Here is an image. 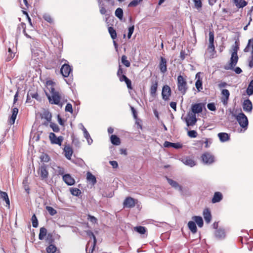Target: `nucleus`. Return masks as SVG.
I'll return each instance as SVG.
<instances>
[{"label":"nucleus","instance_id":"nucleus-1","mask_svg":"<svg viewBox=\"0 0 253 253\" xmlns=\"http://www.w3.org/2000/svg\"><path fill=\"white\" fill-rule=\"evenodd\" d=\"M45 86L48 91H45V92L49 102L51 104L62 106L66 100H65L63 94L55 89V83L48 80L46 81Z\"/></svg>","mask_w":253,"mask_h":253},{"label":"nucleus","instance_id":"nucleus-2","mask_svg":"<svg viewBox=\"0 0 253 253\" xmlns=\"http://www.w3.org/2000/svg\"><path fill=\"white\" fill-rule=\"evenodd\" d=\"M232 49L233 52L230 58V63L228 65H227L224 67L226 70L233 69L234 67L236 65L238 61L237 52L239 49V46H238V45H233Z\"/></svg>","mask_w":253,"mask_h":253},{"label":"nucleus","instance_id":"nucleus-3","mask_svg":"<svg viewBox=\"0 0 253 253\" xmlns=\"http://www.w3.org/2000/svg\"><path fill=\"white\" fill-rule=\"evenodd\" d=\"M177 86L178 90L183 95L186 92L188 87L186 81V76L178 75L177 79Z\"/></svg>","mask_w":253,"mask_h":253},{"label":"nucleus","instance_id":"nucleus-4","mask_svg":"<svg viewBox=\"0 0 253 253\" xmlns=\"http://www.w3.org/2000/svg\"><path fill=\"white\" fill-rule=\"evenodd\" d=\"M236 120L239 124L240 126L246 130L248 126V120L247 116L243 113H240L236 116Z\"/></svg>","mask_w":253,"mask_h":253},{"label":"nucleus","instance_id":"nucleus-5","mask_svg":"<svg viewBox=\"0 0 253 253\" xmlns=\"http://www.w3.org/2000/svg\"><path fill=\"white\" fill-rule=\"evenodd\" d=\"M49 139L52 144H57L59 146H61L64 138L62 136L57 137L55 134L53 132H50L49 133Z\"/></svg>","mask_w":253,"mask_h":253},{"label":"nucleus","instance_id":"nucleus-6","mask_svg":"<svg viewBox=\"0 0 253 253\" xmlns=\"http://www.w3.org/2000/svg\"><path fill=\"white\" fill-rule=\"evenodd\" d=\"M137 203V200L131 197H127L125 199L123 202V206L124 208H132L135 207Z\"/></svg>","mask_w":253,"mask_h":253},{"label":"nucleus","instance_id":"nucleus-7","mask_svg":"<svg viewBox=\"0 0 253 253\" xmlns=\"http://www.w3.org/2000/svg\"><path fill=\"white\" fill-rule=\"evenodd\" d=\"M171 90L170 87L168 85H165L162 88V95L163 99L167 101L169 99L171 95Z\"/></svg>","mask_w":253,"mask_h":253},{"label":"nucleus","instance_id":"nucleus-8","mask_svg":"<svg viewBox=\"0 0 253 253\" xmlns=\"http://www.w3.org/2000/svg\"><path fill=\"white\" fill-rule=\"evenodd\" d=\"M38 173L40 175L42 179H44L48 177V171L47 169V166L43 164L40 166L38 170Z\"/></svg>","mask_w":253,"mask_h":253},{"label":"nucleus","instance_id":"nucleus-9","mask_svg":"<svg viewBox=\"0 0 253 253\" xmlns=\"http://www.w3.org/2000/svg\"><path fill=\"white\" fill-rule=\"evenodd\" d=\"M221 101L222 102L224 105H227L230 96L229 91L227 89H223L221 90Z\"/></svg>","mask_w":253,"mask_h":253},{"label":"nucleus","instance_id":"nucleus-10","mask_svg":"<svg viewBox=\"0 0 253 253\" xmlns=\"http://www.w3.org/2000/svg\"><path fill=\"white\" fill-rule=\"evenodd\" d=\"M203 162L206 164H211L214 162V157L208 152L204 153L201 156Z\"/></svg>","mask_w":253,"mask_h":253},{"label":"nucleus","instance_id":"nucleus-11","mask_svg":"<svg viewBox=\"0 0 253 253\" xmlns=\"http://www.w3.org/2000/svg\"><path fill=\"white\" fill-rule=\"evenodd\" d=\"M72 71V69L71 67L67 64H63L60 69V72L64 77H68Z\"/></svg>","mask_w":253,"mask_h":253},{"label":"nucleus","instance_id":"nucleus-12","mask_svg":"<svg viewBox=\"0 0 253 253\" xmlns=\"http://www.w3.org/2000/svg\"><path fill=\"white\" fill-rule=\"evenodd\" d=\"M188 118L185 119V121L187 126H193L195 125L197 122L196 115L194 114H188Z\"/></svg>","mask_w":253,"mask_h":253},{"label":"nucleus","instance_id":"nucleus-13","mask_svg":"<svg viewBox=\"0 0 253 253\" xmlns=\"http://www.w3.org/2000/svg\"><path fill=\"white\" fill-rule=\"evenodd\" d=\"M203 104L201 103H195L192 104L191 106V111L192 113L191 114H198L201 113L203 111Z\"/></svg>","mask_w":253,"mask_h":253},{"label":"nucleus","instance_id":"nucleus-14","mask_svg":"<svg viewBox=\"0 0 253 253\" xmlns=\"http://www.w3.org/2000/svg\"><path fill=\"white\" fill-rule=\"evenodd\" d=\"M167 61L166 59L162 56L160 57V61L159 67L161 73L164 74L167 71Z\"/></svg>","mask_w":253,"mask_h":253},{"label":"nucleus","instance_id":"nucleus-15","mask_svg":"<svg viewBox=\"0 0 253 253\" xmlns=\"http://www.w3.org/2000/svg\"><path fill=\"white\" fill-rule=\"evenodd\" d=\"M63 151L66 158L68 160H70L73 153L72 147L69 144H65Z\"/></svg>","mask_w":253,"mask_h":253},{"label":"nucleus","instance_id":"nucleus-16","mask_svg":"<svg viewBox=\"0 0 253 253\" xmlns=\"http://www.w3.org/2000/svg\"><path fill=\"white\" fill-rule=\"evenodd\" d=\"M63 180L68 185H73L75 183V179L70 174H65L62 177Z\"/></svg>","mask_w":253,"mask_h":253},{"label":"nucleus","instance_id":"nucleus-17","mask_svg":"<svg viewBox=\"0 0 253 253\" xmlns=\"http://www.w3.org/2000/svg\"><path fill=\"white\" fill-rule=\"evenodd\" d=\"M200 74V72H199L196 75V79L197 81L195 83V86L199 91L203 89V81L202 79L201 78Z\"/></svg>","mask_w":253,"mask_h":253},{"label":"nucleus","instance_id":"nucleus-18","mask_svg":"<svg viewBox=\"0 0 253 253\" xmlns=\"http://www.w3.org/2000/svg\"><path fill=\"white\" fill-rule=\"evenodd\" d=\"M11 112L12 114L8 119V122L10 125H13L18 113V109L17 107L12 108Z\"/></svg>","mask_w":253,"mask_h":253},{"label":"nucleus","instance_id":"nucleus-19","mask_svg":"<svg viewBox=\"0 0 253 253\" xmlns=\"http://www.w3.org/2000/svg\"><path fill=\"white\" fill-rule=\"evenodd\" d=\"M158 86V81L156 80L152 82L150 88V94L152 97H156V92Z\"/></svg>","mask_w":253,"mask_h":253},{"label":"nucleus","instance_id":"nucleus-20","mask_svg":"<svg viewBox=\"0 0 253 253\" xmlns=\"http://www.w3.org/2000/svg\"><path fill=\"white\" fill-rule=\"evenodd\" d=\"M181 162L186 165L192 167L196 165L195 161L189 157H185L181 158Z\"/></svg>","mask_w":253,"mask_h":253},{"label":"nucleus","instance_id":"nucleus-21","mask_svg":"<svg viewBox=\"0 0 253 253\" xmlns=\"http://www.w3.org/2000/svg\"><path fill=\"white\" fill-rule=\"evenodd\" d=\"M243 108L245 111L251 112L253 109L252 103L249 99L244 100L243 104Z\"/></svg>","mask_w":253,"mask_h":253},{"label":"nucleus","instance_id":"nucleus-22","mask_svg":"<svg viewBox=\"0 0 253 253\" xmlns=\"http://www.w3.org/2000/svg\"><path fill=\"white\" fill-rule=\"evenodd\" d=\"M42 118L45 119L47 123H44L45 125H47L48 122H51L52 119V114L48 110H44L42 115Z\"/></svg>","mask_w":253,"mask_h":253},{"label":"nucleus","instance_id":"nucleus-23","mask_svg":"<svg viewBox=\"0 0 253 253\" xmlns=\"http://www.w3.org/2000/svg\"><path fill=\"white\" fill-rule=\"evenodd\" d=\"M164 146L165 147H173L175 149H179L182 147V145L180 143H172L169 141H165Z\"/></svg>","mask_w":253,"mask_h":253},{"label":"nucleus","instance_id":"nucleus-24","mask_svg":"<svg viewBox=\"0 0 253 253\" xmlns=\"http://www.w3.org/2000/svg\"><path fill=\"white\" fill-rule=\"evenodd\" d=\"M244 51L245 52H251V55H253V38L248 40L247 45Z\"/></svg>","mask_w":253,"mask_h":253},{"label":"nucleus","instance_id":"nucleus-25","mask_svg":"<svg viewBox=\"0 0 253 253\" xmlns=\"http://www.w3.org/2000/svg\"><path fill=\"white\" fill-rule=\"evenodd\" d=\"M203 216L206 222L210 223L211 219V211L209 209H205L203 211Z\"/></svg>","mask_w":253,"mask_h":253},{"label":"nucleus","instance_id":"nucleus-26","mask_svg":"<svg viewBox=\"0 0 253 253\" xmlns=\"http://www.w3.org/2000/svg\"><path fill=\"white\" fill-rule=\"evenodd\" d=\"M223 198V196L221 193L219 192H216L214 193L213 198H212L211 202L212 203H216L220 202Z\"/></svg>","mask_w":253,"mask_h":253},{"label":"nucleus","instance_id":"nucleus-27","mask_svg":"<svg viewBox=\"0 0 253 253\" xmlns=\"http://www.w3.org/2000/svg\"><path fill=\"white\" fill-rule=\"evenodd\" d=\"M218 137L221 142H224L230 139L229 135L225 132H220L217 134Z\"/></svg>","mask_w":253,"mask_h":253},{"label":"nucleus","instance_id":"nucleus-28","mask_svg":"<svg viewBox=\"0 0 253 253\" xmlns=\"http://www.w3.org/2000/svg\"><path fill=\"white\" fill-rule=\"evenodd\" d=\"M0 196L3 201H5L6 206L10 207V201L7 194L5 192H3L0 190Z\"/></svg>","mask_w":253,"mask_h":253},{"label":"nucleus","instance_id":"nucleus-29","mask_svg":"<svg viewBox=\"0 0 253 253\" xmlns=\"http://www.w3.org/2000/svg\"><path fill=\"white\" fill-rule=\"evenodd\" d=\"M168 181L169 183L173 188L175 189H178L180 191L182 190V187L181 185H179V184L175 181L171 179L168 178Z\"/></svg>","mask_w":253,"mask_h":253},{"label":"nucleus","instance_id":"nucleus-30","mask_svg":"<svg viewBox=\"0 0 253 253\" xmlns=\"http://www.w3.org/2000/svg\"><path fill=\"white\" fill-rule=\"evenodd\" d=\"M233 1L238 8H243L247 5V2L245 0H233Z\"/></svg>","mask_w":253,"mask_h":253},{"label":"nucleus","instance_id":"nucleus-31","mask_svg":"<svg viewBox=\"0 0 253 253\" xmlns=\"http://www.w3.org/2000/svg\"><path fill=\"white\" fill-rule=\"evenodd\" d=\"M215 235L216 237L219 239H223L225 237V232L224 230L219 229L215 231Z\"/></svg>","mask_w":253,"mask_h":253},{"label":"nucleus","instance_id":"nucleus-32","mask_svg":"<svg viewBox=\"0 0 253 253\" xmlns=\"http://www.w3.org/2000/svg\"><path fill=\"white\" fill-rule=\"evenodd\" d=\"M192 219L195 222H196L198 226L200 227H202L203 226V220L201 216H194L192 217Z\"/></svg>","mask_w":253,"mask_h":253},{"label":"nucleus","instance_id":"nucleus-33","mask_svg":"<svg viewBox=\"0 0 253 253\" xmlns=\"http://www.w3.org/2000/svg\"><path fill=\"white\" fill-rule=\"evenodd\" d=\"M188 226L189 230L194 234L197 231V228L195 222L193 221H190L188 223Z\"/></svg>","mask_w":253,"mask_h":253},{"label":"nucleus","instance_id":"nucleus-34","mask_svg":"<svg viewBox=\"0 0 253 253\" xmlns=\"http://www.w3.org/2000/svg\"><path fill=\"white\" fill-rule=\"evenodd\" d=\"M111 143L115 145H119L121 144V140L119 137L116 135H112L110 136Z\"/></svg>","mask_w":253,"mask_h":253},{"label":"nucleus","instance_id":"nucleus-35","mask_svg":"<svg viewBox=\"0 0 253 253\" xmlns=\"http://www.w3.org/2000/svg\"><path fill=\"white\" fill-rule=\"evenodd\" d=\"M122 80L120 79V82H125L127 87L129 89H132L131 81L126 76H122Z\"/></svg>","mask_w":253,"mask_h":253},{"label":"nucleus","instance_id":"nucleus-36","mask_svg":"<svg viewBox=\"0 0 253 253\" xmlns=\"http://www.w3.org/2000/svg\"><path fill=\"white\" fill-rule=\"evenodd\" d=\"M47 234V230L45 227H41L40 230L39 239L41 240H43Z\"/></svg>","mask_w":253,"mask_h":253},{"label":"nucleus","instance_id":"nucleus-37","mask_svg":"<svg viewBox=\"0 0 253 253\" xmlns=\"http://www.w3.org/2000/svg\"><path fill=\"white\" fill-rule=\"evenodd\" d=\"M86 178L89 181H90L93 184L96 182V177L90 172H87L86 173Z\"/></svg>","mask_w":253,"mask_h":253},{"label":"nucleus","instance_id":"nucleus-38","mask_svg":"<svg viewBox=\"0 0 253 253\" xmlns=\"http://www.w3.org/2000/svg\"><path fill=\"white\" fill-rule=\"evenodd\" d=\"M98 2L99 3V5L100 13L102 15L106 14L107 13V10L106 9V8L105 7L104 4L102 3V1L101 0H98Z\"/></svg>","mask_w":253,"mask_h":253},{"label":"nucleus","instance_id":"nucleus-39","mask_svg":"<svg viewBox=\"0 0 253 253\" xmlns=\"http://www.w3.org/2000/svg\"><path fill=\"white\" fill-rule=\"evenodd\" d=\"M57 251L56 247L52 244H49L46 248L47 253H55Z\"/></svg>","mask_w":253,"mask_h":253},{"label":"nucleus","instance_id":"nucleus-40","mask_svg":"<svg viewBox=\"0 0 253 253\" xmlns=\"http://www.w3.org/2000/svg\"><path fill=\"white\" fill-rule=\"evenodd\" d=\"M88 235L89 236L92 237L93 239V243L92 245L91 246V253H92L94 250L97 241H96V237H95V235H94V234L93 233V232H92L91 231H89L88 232Z\"/></svg>","mask_w":253,"mask_h":253},{"label":"nucleus","instance_id":"nucleus-41","mask_svg":"<svg viewBox=\"0 0 253 253\" xmlns=\"http://www.w3.org/2000/svg\"><path fill=\"white\" fill-rule=\"evenodd\" d=\"M108 32L110 35L111 38L114 40L117 38V33L116 30L112 27H108Z\"/></svg>","mask_w":253,"mask_h":253},{"label":"nucleus","instance_id":"nucleus-42","mask_svg":"<svg viewBox=\"0 0 253 253\" xmlns=\"http://www.w3.org/2000/svg\"><path fill=\"white\" fill-rule=\"evenodd\" d=\"M123 10L121 8H118L116 9L115 14L120 20H122L123 17Z\"/></svg>","mask_w":253,"mask_h":253},{"label":"nucleus","instance_id":"nucleus-43","mask_svg":"<svg viewBox=\"0 0 253 253\" xmlns=\"http://www.w3.org/2000/svg\"><path fill=\"white\" fill-rule=\"evenodd\" d=\"M14 56H15V53L12 51V50L11 49V48L10 47L8 48L6 61H10L14 58Z\"/></svg>","mask_w":253,"mask_h":253},{"label":"nucleus","instance_id":"nucleus-44","mask_svg":"<svg viewBox=\"0 0 253 253\" xmlns=\"http://www.w3.org/2000/svg\"><path fill=\"white\" fill-rule=\"evenodd\" d=\"M134 230L140 234H144L146 232V229L144 226H139L134 228Z\"/></svg>","mask_w":253,"mask_h":253},{"label":"nucleus","instance_id":"nucleus-45","mask_svg":"<svg viewBox=\"0 0 253 253\" xmlns=\"http://www.w3.org/2000/svg\"><path fill=\"white\" fill-rule=\"evenodd\" d=\"M30 0H19L22 8L25 10H27L30 5L29 3Z\"/></svg>","mask_w":253,"mask_h":253},{"label":"nucleus","instance_id":"nucleus-46","mask_svg":"<svg viewBox=\"0 0 253 253\" xmlns=\"http://www.w3.org/2000/svg\"><path fill=\"white\" fill-rule=\"evenodd\" d=\"M195 7L198 10H201L203 4L201 0H193Z\"/></svg>","mask_w":253,"mask_h":253},{"label":"nucleus","instance_id":"nucleus-47","mask_svg":"<svg viewBox=\"0 0 253 253\" xmlns=\"http://www.w3.org/2000/svg\"><path fill=\"white\" fill-rule=\"evenodd\" d=\"M122 63L126 67L130 66V62L127 59L126 56L123 55L121 57Z\"/></svg>","mask_w":253,"mask_h":253},{"label":"nucleus","instance_id":"nucleus-48","mask_svg":"<svg viewBox=\"0 0 253 253\" xmlns=\"http://www.w3.org/2000/svg\"><path fill=\"white\" fill-rule=\"evenodd\" d=\"M247 93L249 95H251L253 94V80H252L247 89Z\"/></svg>","mask_w":253,"mask_h":253},{"label":"nucleus","instance_id":"nucleus-49","mask_svg":"<svg viewBox=\"0 0 253 253\" xmlns=\"http://www.w3.org/2000/svg\"><path fill=\"white\" fill-rule=\"evenodd\" d=\"M70 191L71 194L74 196H78L81 193V190L77 188H71Z\"/></svg>","mask_w":253,"mask_h":253},{"label":"nucleus","instance_id":"nucleus-50","mask_svg":"<svg viewBox=\"0 0 253 253\" xmlns=\"http://www.w3.org/2000/svg\"><path fill=\"white\" fill-rule=\"evenodd\" d=\"M40 159L42 162H48L50 161V158L47 154L43 153L40 156Z\"/></svg>","mask_w":253,"mask_h":253},{"label":"nucleus","instance_id":"nucleus-51","mask_svg":"<svg viewBox=\"0 0 253 253\" xmlns=\"http://www.w3.org/2000/svg\"><path fill=\"white\" fill-rule=\"evenodd\" d=\"M43 18L47 22L49 23H52L53 20L51 16L47 13H45L43 15Z\"/></svg>","mask_w":253,"mask_h":253},{"label":"nucleus","instance_id":"nucleus-52","mask_svg":"<svg viewBox=\"0 0 253 253\" xmlns=\"http://www.w3.org/2000/svg\"><path fill=\"white\" fill-rule=\"evenodd\" d=\"M49 126L55 132H58L60 131L59 126L55 123L50 122Z\"/></svg>","mask_w":253,"mask_h":253},{"label":"nucleus","instance_id":"nucleus-53","mask_svg":"<svg viewBox=\"0 0 253 253\" xmlns=\"http://www.w3.org/2000/svg\"><path fill=\"white\" fill-rule=\"evenodd\" d=\"M26 24L25 23H23V22H22L21 23L19 26H18V28H22L23 29V34L27 37V38H30V36L28 35L27 33H26Z\"/></svg>","mask_w":253,"mask_h":253},{"label":"nucleus","instance_id":"nucleus-54","mask_svg":"<svg viewBox=\"0 0 253 253\" xmlns=\"http://www.w3.org/2000/svg\"><path fill=\"white\" fill-rule=\"evenodd\" d=\"M31 220L33 226L35 228L37 227L38 226V221L35 214L32 216Z\"/></svg>","mask_w":253,"mask_h":253},{"label":"nucleus","instance_id":"nucleus-55","mask_svg":"<svg viewBox=\"0 0 253 253\" xmlns=\"http://www.w3.org/2000/svg\"><path fill=\"white\" fill-rule=\"evenodd\" d=\"M46 209L51 215H54L57 213L56 211L51 207L46 206Z\"/></svg>","mask_w":253,"mask_h":253},{"label":"nucleus","instance_id":"nucleus-56","mask_svg":"<svg viewBox=\"0 0 253 253\" xmlns=\"http://www.w3.org/2000/svg\"><path fill=\"white\" fill-rule=\"evenodd\" d=\"M143 0H133L128 5V7H135Z\"/></svg>","mask_w":253,"mask_h":253},{"label":"nucleus","instance_id":"nucleus-57","mask_svg":"<svg viewBox=\"0 0 253 253\" xmlns=\"http://www.w3.org/2000/svg\"><path fill=\"white\" fill-rule=\"evenodd\" d=\"M209 43H214V34L213 30H210L209 31Z\"/></svg>","mask_w":253,"mask_h":253},{"label":"nucleus","instance_id":"nucleus-58","mask_svg":"<svg viewBox=\"0 0 253 253\" xmlns=\"http://www.w3.org/2000/svg\"><path fill=\"white\" fill-rule=\"evenodd\" d=\"M117 75L119 78V80L120 81V79L122 80V76H126L125 75H123V70L121 67V65L119 64V69L118 70Z\"/></svg>","mask_w":253,"mask_h":253},{"label":"nucleus","instance_id":"nucleus-59","mask_svg":"<svg viewBox=\"0 0 253 253\" xmlns=\"http://www.w3.org/2000/svg\"><path fill=\"white\" fill-rule=\"evenodd\" d=\"M57 174L58 175H62V177L63 175H65V169L61 167H57V169L56 170Z\"/></svg>","mask_w":253,"mask_h":253},{"label":"nucleus","instance_id":"nucleus-60","mask_svg":"<svg viewBox=\"0 0 253 253\" xmlns=\"http://www.w3.org/2000/svg\"><path fill=\"white\" fill-rule=\"evenodd\" d=\"M46 241L49 244H52L54 241V239L53 238V236L51 234H48L46 238Z\"/></svg>","mask_w":253,"mask_h":253},{"label":"nucleus","instance_id":"nucleus-61","mask_svg":"<svg viewBox=\"0 0 253 253\" xmlns=\"http://www.w3.org/2000/svg\"><path fill=\"white\" fill-rule=\"evenodd\" d=\"M188 135L191 138H196L198 135V133L194 130H189L188 131Z\"/></svg>","mask_w":253,"mask_h":253},{"label":"nucleus","instance_id":"nucleus-62","mask_svg":"<svg viewBox=\"0 0 253 253\" xmlns=\"http://www.w3.org/2000/svg\"><path fill=\"white\" fill-rule=\"evenodd\" d=\"M207 107L211 111H214L216 110V107L213 103L208 104Z\"/></svg>","mask_w":253,"mask_h":253},{"label":"nucleus","instance_id":"nucleus-63","mask_svg":"<svg viewBox=\"0 0 253 253\" xmlns=\"http://www.w3.org/2000/svg\"><path fill=\"white\" fill-rule=\"evenodd\" d=\"M87 219L89 220L90 222L93 223H95L97 222V219L96 217L93 216H92L90 214L87 215Z\"/></svg>","mask_w":253,"mask_h":253},{"label":"nucleus","instance_id":"nucleus-64","mask_svg":"<svg viewBox=\"0 0 253 253\" xmlns=\"http://www.w3.org/2000/svg\"><path fill=\"white\" fill-rule=\"evenodd\" d=\"M208 49L210 52H212L215 51V47L214 43H209L208 47Z\"/></svg>","mask_w":253,"mask_h":253}]
</instances>
